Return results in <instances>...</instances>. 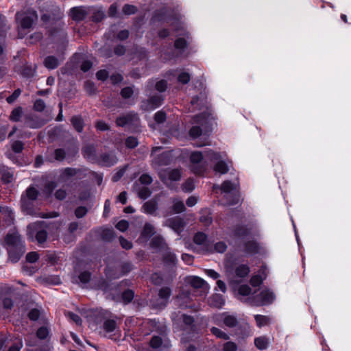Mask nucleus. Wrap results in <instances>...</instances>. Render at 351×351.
<instances>
[{
  "label": "nucleus",
  "mask_w": 351,
  "mask_h": 351,
  "mask_svg": "<svg viewBox=\"0 0 351 351\" xmlns=\"http://www.w3.org/2000/svg\"><path fill=\"white\" fill-rule=\"evenodd\" d=\"M91 277V274L89 271H83L78 276V279L82 284L88 283Z\"/></svg>",
  "instance_id": "obj_47"
},
{
  "label": "nucleus",
  "mask_w": 351,
  "mask_h": 351,
  "mask_svg": "<svg viewBox=\"0 0 351 351\" xmlns=\"http://www.w3.org/2000/svg\"><path fill=\"white\" fill-rule=\"evenodd\" d=\"M55 159L59 161H62L65 158V152L63 149H56L54 151Z\"/></svg>",
  "instance_id": "obj_62"
},
{
  "label": "nucleus",
  "mask_w": 351,
  "mask_h": 351,
  "mask_svg": "<svg viewBox=\"0 0 351 351\" xmlns=\"http://www.w3.org/2000/svg\"><path fill=\"white\" fill-rule=\"evenodd\" d=\"M39 258V255L36 252H31L26 256V260L29 263H35Z\"/></svg>",
  "instance_id": "obj_61"
},
{
  "label": "nucleus",
  "mask_w": 351,
  "mask_h": 351,
  "mask_svg": "<svg viewBox=\"0 0 351 351\" xmlns=\"http://www.w3.org/2000/svg\"><path fill=\"white\" fill-rule=\"evenodd\" d=\"M105 16L104 12L101 9L94 10L92 14V19L95 22H100Z\"/></svg>",
  "instance_id": "obj_39"
},
{
  "label": "nucleus",
  "mask_w": 351,
  "mask_h": 351,
  "mask_svg": "<svg viewBox=\"0 0 351 351\" xmlns=\"http://www.w3.org/2000/svg\"><path fill=\"white\" fill-rule=\"evenodd\" d=\"M0 214L7 217L9 223L13 220L12 212L7 207L2 208L0 206Z\"/></svg>",
  "instance_id": "obj_45"
},
{
  "label": "nucleus",
  "mask_w": 351,
  "mask_h": 351,
  "mask_svg": "<svg viewBox=\"0 0 351 351\" xmlns=\"http://www.w3.org/2000/svg\"><path fill=\"white\" fill-rule=\"evenodd\" d=\"M103 329L104 331L109 334V337L112 335H115L118 331V326L117 322L112 319H106L103 323Z\"/></svg>",
  "instance_id": "obj_21"
},
{
  "label": "nucleus",
  "mask_w": 351,
  "mask_h": 351,
  "mask_svg": "<svg viewBox=\"0 0 351 351\" xmlns=\"http://www.w3.org/2000/svg\"><path fill=\"white\" fill-rule=\"evenodd\" d=\"M21 113L22 110L21 108H15L12 111L10 118L12 121H18L21 117Z\"/></svg>",
  "instance_id": "obj_52"
},
{
  "label": "nucleus",
  "mask_w": 351,
  "mask_h": 351,
  "mask_svg": "<svg viewBox=\"0 0 351 351\" xmlns=\"http://www.w3.org/2000/svg\"><path fill=\"white\" fill-rule=\"evenodd\" d=\"M227 249V245L224 242H218L214 246L215 252L219 253L224 252Z\"/></svg>",
  "instance_id": "obj_64"
},
{
  "label": "nucleus",
  "mask_w": 351,
  "mask_h": 351,
  "mask_svg": "<svg viewBox=\"0 0 351 351\" xmlns=\"http://www.w3.org/2000/svg\"><path fill=\"white\" fill-rule=\"evenodd\" d=\"M189 134L192 138H197L202 135V130L199 127L194 126L190 130Z\"/></svg>",
  "instance_id": "obj_60"
},
{
  "label": "nucleus",
  "mask_w": 351,
  "mask_h": 351,
  "mask_svg": "<svg viewBox=\"0 0 351 351\" xmlns=\"http://www.w3.org/2000/svg\"><path fill=\"white\" fill-rule=\"evenodd\" d=\"M159 176L166 185L172 188V183L181 178L182 170L180 169H163L159 173Z\"/></svg>",
  "instance_id": "obj_7"
},
{
  "label": "nucleus",
  "mask_w": 351,
  "mask_h": 351,
  "mask_svg": "<svg viewBox=\"0 0 351 351\" xmlns=\"http://www.w3.org/2000/svg\"><path fill=\"white\" fill-rule=\"evenodd\" d=\"M49 334L48 329L46 327H40L36 332V336L40 339H45Z\"/></svg>",
  "instance_id": "obj_56"
},
{
  "label": "nucleus",
  "mask_w": 351,
  "mask_h": 351,
  "mask_svg": "<svg viewBox=\"0 0 351 351\" xmlns=\"http://www.w3.org/2000/svg\"><path fill=\"white\" fill-rule=\"evenodd\" d=\"M220 189H221L222 193H224L226 195H229V194L232 193V192L234 190L236 189V184H232L229 181H226L222 184Z\"/></svg>",
  "instance_id": "obj_33"
},
{
  "label": "nucleus",
  "mask_w": 351,
  "mask_h": 351,
  "mask_svg": "<svg viewBox=\"0 0 351 351\" xmlns=\"http://www.w3.org/2000/svg\"><path fill=\"white\" fill-rule=\"evenodd\" d=\"M184 208H185V207H184V204L183 202L178 200V199H176L173 202V209L175 213H182V211L184 210Z\"/></svg>",
  "instance_id": "obj_44"
},
{
  "label": "nucleus",
  "mask_w": 351,
  "mask_h": 351,
  "mask_svg": "<svg viewBox=\"0 0 351 351\" xmlns=\"http://www.w3.org/2000/svg\"><path fill=\"white\" fill-rule=\"evenodd\" d=\"M134 294L132 290H126L122 294V298L125 303L130 302L134 298Z\"/></svg>",
  "instance_id": "obj_51"
},
{
  "label": "nucleus",
  "mask_w": 351,
  "mask_h": 351,
  "mask_svg": "<svg viewBox=\"0 0 351 351\" xmlns=\"http://www.w3.org/2000/svg\"><path fill=\"white\" fill-rule=\"evenodd\" d=\"M226 272L228 278L230 279V283H237L239 280L235 279L236 277L243 278L247 276L250 272L249 267L247 265H241L237 267L235 269L234 274L233 273V268L229 261H225Z\"/></svg>",
  "instance_id": "obj_4"
},
{
  "label": "nucleus",
  "mask_w": 351,
  "mask_h": 351,
  "mask_svg": "<svg viewBox=\"0 0 351 351\" xmlns=\"http://www.w3.org/2000/svg\"><path fill=\"white\" fill-rule=\"evenodd\" d=\"M66 317H67L68 318H69L71 320H72L73 322H75L77 325H81L82 324V319L80 318V317L73 313V312H70V311H67V312H65L64 313Z\"/></svg>",
  "instance_id": "obj_40"
},
{
  "label": "nucleus",
  "mask_w": 351,
  "mask_h": 351,
  "mask_svg": "<svg viewBox=\"0 0 351 351\" xmlns=\"http://www.w3.org/2000/svg\"><path fill=\"white\" fill-rule=\"evenodd\" d=\"M138 195L141 199H145L150 196L152 191L147 186L136 189Z\"/></svg>",
  "instance_id": "obj_37"
},
{
  "label": "nucleus",
  "mask_w": 351,
  "mask_h": 351,
  "mask_svg": "<svg viewBox=\"0 0 351 351\" xmlns=\"http://www.w3.org/2000/svg\"><path fill=\"white\" fill-rule=\"evenodd\" d=\"M129 227V223L128 221L126 220H121L119 221L117 225H116V228L121 231V232H125V230H127V229Z\"/></svg>",
  "instance_id": "obj_59"
},
{
  "label": "nucleus",
  "mask_w": 351,
  "mask_h": 351,
  "mask_svg": "<svg viewBox=\"0 0 351 351\" xmlns=\"http://www.w3.org/2000/svg\"><path fill=\"white\" fill-rule=\"evenodd\" d=\"M16 16V19L20 21L21 27L23 29H30L38 19L37 13L33 10H28L25 13L17 12Z\"/></svg>",
  "instance_id": "obj_8"
},
{
  "label": "nucleus",
  "mask_w": 351,
  "mask_h": 351,
  "mask_svg": "<svg viewBox=\"0 0 351 351\" xmlns=\"http://www.w3.org/2000/svg\"><path fill=\"white\" fill-rule=\"evenodd\" d=\"M47 119H44L36 114H30L26 117L25 125L30 128H39L43 126L47 122Z\"/></svg>",
  "instance_id": "obj_18"
},
{
  "label": "nucleus",
  "mask_w": 351,
  "mask_h": 351,
  "mask_svg": "<svg viewBox=\"0 0 351 351\" xmlns=\"http://www.w3.org/2000/svg\"><path fill=\"white\" fill-rule=\"evenodd\" d=\"M275 299V295L269 289H263L258 294L252 299L249 298L247 300L250 304L252 306H262L271 303Z\"/></svg>",
  "instance_id": "obj_6"
},
{
  "label": "nucleus",
  "mask_w": 351,
  "mask_h": 351,
  "mask_svg": "<svg viewBox=\"0 0 351 351\" xmlns=\"http://www.w3.org/2000/svg\"><path fill=\"white\" fill-rule=\"evenodd\" d=\"M12 149L15 153H21L23 149V143L20 141H16L12 143Z\"/></svg>",
  "instance_id": "obj_57"
},
{
  "label": "nucleus",
  "mask_w": 351,
  "mask_h": 351,
  "mask_svg": "<svg viewBox=\"0 0 351 351\" xmlns=\"http://www.w3.org/2000/svg\"><path fill=\"white\" fill-rule=\"evenodd\" d=\"M237 346L232 341H227L223 346V351H237Z\"/></svg>",
  "instance_id": "obj_54"
},
{
  "label": "nucleus",
  "mask_w": 351,
  "mask_h": 351,
  "mask_svg": "<svg viewBox=\"0 0 351 351\" xmlns=\"http://www.w3.org/2000/svg\"><path fill=\"white\" fill-rule=\"evenodd\" d=\"M147 91H150L149 93V98L147 100L142 101L141 108L144 111L150 112L154 109V97L152 95L151 90Z\"/></svg>",
  "instance_id": "obj_30"
},
{
  "label": "nucleus",
  "mask_w": 351,
  "mask_h": 351,
  "mask_svg": "<svg viewBox=\"0 0 351 351\" xmlns=\"http://www.w3.org/2000/svg\"><path fill=\"white\" fill-rule=\"evenodd\" d=\"M44 65L48 69H54L60 64L59 60L53 56H49L44 60Z\"/></svg>",
  "instance_id": "obj_25"
},
{
  "label": "nucleus",
  "mask_w": 351,
  "mask_h": 351,
  "mask_svg": "<svg viewBox=\"0 0 351 351\" xmlns=\"http://www.w3.org/2000/svg\"><path fill=\"white\" fill-rule=\"evenodd\" d=\"M206 240V235L202 232H197L193 238V241L196 244L202 245Z\"/></svg>",
  "instance_id": "obj_49"
},
{
  "label": "nucleus",
  "mask_w": 351,
  "mask_h": 351,
  "mask_svg": "<svg viewBox=\"0 0 351 351\" xmlns=\"http://www.w3.org/2000/svg\"><path fill=\"white\" fill-rule=\"evenodd\" d=\"M195 188L194 181L192 179H188L182 185V189L185 192H191Z\"/></svg>",
  "instance_id": "obj_50"
},
{
  "label": "nucleus",
  "mask_w": 351,
  "mask_h": 351,
  "mask_svg": "<svg viewBox=\"0 0 351 351\" xmlns=\"http://www.w3.org/2000/svg\"><path fill=\"white\" fill-rule=\"evenodd\" d=\"M191 169V171L197 175L202 174L206 169L208 165L207 158L202 152L198 151L192 152L189 156Z\"/></svg>",
  "instance_id": "obj_2"
},
{
  "label": "nucleus",
  "mask_w": 351,
  "mask_h": 351,
  "mask_svg": "<svg viewBox=\"0 0 351 351\" xmlns=\"http://www.w3.org/2000/svg\"><path fill=\"white\" fill-rule=\"evenodd\" d=\"M47 226L44 221H37L29 224L27 226V237L31 241L34 239L36 240L38 244H43L47 239Z\"/></svg>",
  "instance_id": "obj_1"
},
{
  "label": "nucleus",
  "mask_w": 351,
  "mask_h": 351,
  "mask_svg": "<svg viewBox=\"0 0 351 351\" xmlns=\"http://www.w3.org/2000/svg\"><path fill=\"white\" fill-rule=\"evenodd\" d=\"M155 254L161 256L169 264H174L176 261L175 254L169 251L168 246L165 242L163 238L160 236H155Z\"/></svg>",
  "instance_id": "obj_3"
},
{
  "label": "nucleus",
  "mask_w": 351,
  "mask_h": 351,
  "mask_svg": "<svg viewBox=\"0 0 351 351\" xmlns=\"http://www.w3.org/2000/svg\"><path fill=\"white\" fill-rule=\"evenodd\" d=\"M254 343L259 350L266 349L269 344V341L265 337H259L255 339Z\"/></svg>",
  "instance_id": "obj_32"
},
{
  "label": "nucleus",
  "mask_w": 351,
  "mask_h": 351,
  "mask_svg": "<svg viewBox=\"0 0 351 351\" xmlns=\"http://www.w3.org/2000/svg\"><path fill=\"white\" fill-rule=\"evenodd\" d=\"M125 146L129 149L135 148L138 145V141L134 136H129L125 139Z\"/></svg>",
  "instance_id": "obj_41"
},
{
  "label": "nucleus",
  "mask_w": 351,
  "mask_h": 351,
  "mask_svg": "<svg viewBox=\"0 0 351 351\" xmlns=\"http://www.w3.org/2000/svg\"><path fill=\"white\" fill-rule=\"evenodd\" d=\"M237 297L242 302L250 304L247 299L249 298L253 299L255 295L254 293H252L251 288L248 285H243L239 287Z\"/></svg>",
  "instance_id": "obj_19"
},
{
  "label": "nucleus",
  "mask_w": 351,
  "mask_h": 351,
  "mask_svg": "<svg viewBox=\"0 0 351 351\" xmlns=\"http://www.w3.org/2000/svg\"><path fill=\"white\" fill-rule=\"evenodd\" d=\"M205 156L210 161H217L214 166V171L221 174H224L228 172V167L227 165L221 160L225 157V154L215 152L212 149L205 151Z\"/></svg>",
  "instance_id": "obj_5"
},
{
  "label": "nucleus",
  "mask_w": 351,
  "mask_h": 351,
  "mask_svg": "<svg viewBox=\"0 0 351 351\" xmlns=\"http://www.w3.org/2000/svg\"><path fill=\"white\" fill-rule=\"evenodd\" d=\"M36 201L30 200L26 197H22L21 198V207L22 211L26 215L34 216L37 215V211L35 207Z\"/></svg>",
  "instance_id": "obj_17"
},
{
  "label": "nucleus",
  "mask_w": 351,
  "mask_h": 351,
  "mask_svg": "<svg viewBox=\"0 0 351 351\" xmlns=\"http://www.w3.org/2000/svg\"><path fill=\"white\" fill-rule=\"evenodd\" d=\"M256 325L258 327H263L267 324H269L270 322V319L267 316L261 315H256L254 316Z\"/></svg>",
  "instance_id": "obj_35"
},
{
  "label": "nucleus",
  "mask_w": 351,
  "mask_h": 351,
  "mask_svg": "<svg viewBox=\"0 0 351 351\" xmlns=\"http://www.w3.org/2000/svg\"><path fill=\"white\" fill-rule=\"evenodd\" d=\"M39 191L33 186H29L22 194V197H26L32 201H36Z\"/></svg>",
  "instance_id": "obj_24"
},
{
  "label": "nucleus",
  "mask_w": 351,
  "mask_h": 351,
  "mask_svg": "<svg viewBox=\"0 0 351 351\" xmlns=\"http://www.w3.org/2000/svg\"><path fill=\"white\" fill-rule=\"evenodd\" d=\"M213 322L218 326L224 324L227 327L233 328L238 324L237 317L233 315H229L227 313H223L215 315L213 317Z\"/></svg>",
  "instance_id": "obj_9"
},
{
  "label": "nucleus",
  "mask_w": 351,
  "mask_h": 351,
  "mask_svg": "<svg viewBox=\"0 0 351 351\" xmlns=\"http://www.w3.org/2000/svg\"><path fill=\"white\" fill-rule=\"evenodd\" d=\"M224 303L225 301L223 298V296L219 294H215L208 300L209 305L217 308H221L224 304Z\"/></svg>",
  "instance_id": "obj_28"
},
{
  "label": "nucleus",
  "mask_w": 351,
  "mask_h": 351,
  "mask_svg": "<svg viewBox=\"0 0 351 351\" xmlns=\"http://www.w3.org/2000/svg\"><path fill=\"white\" fill-rule=\"evenodd\" d=\"M189 282L194 288H202L204 290L208 289L206 282L199 277L193 276L191 278Z\"/></svg>",
  "instance_id": "obj_26"
},
{
  "label": "nucleus",
  "mask_w": 351,
  "mask_h": 351,
  "mask_svg": "<svg viewBox=\"0 0 351 351\" xmlns=\"http://www.w3.org/2000/svg\"><path fill=\"white\" fill-rule=\"evenodd\" d=\"M133 93L134 90L130 86L125 87L121 90V95L124 99L131 97Z\"/></svg>",
  "instance_id": "obj_55"
},
{
  "label": "nucleus",
  "mask_w": 351,
  "mask_h": 351,
  "mask_svg": "<svg viewBox=\"0 0 351 351\" xmlns=\"http://www.w3.org/2000/svg\"><path fill=\"white\" fill-rule=\"evenodd\" d=\"M88 212V210L84 206H79L75 210V215L77 218H82L84 217Z\"/></svg>",
  "instance_id": "obj_58"
},
{
  "label": "nucleus",
  "mask_w": 351,
  "mask_h": 351,
  "mask_svg": "<svg viewBox=\"0 0 351 351\" xmlns=\"http://www.w3.org/2000/svg\"><path fill=\"white\" fill-rule=\"evenodd\" d=\"M167 331L166 326L162 324L159 327L160 337L155 335V351H168L169 343L163 341Z\"/></svg>",
  "instance_id": "obj_15"
},
{
  "label": "nucleus",
  "mask_w": 351,
  "mask_h": 351,
  "mask_svg": "<svg viewBox=\"0 0 351 351\" xmlns=\"http://www.w3.org/2000/svg\"><path fill=\"white\" fill-rule=\"evenodd\" d=\"M174 46L180 53H182L186 46V42L184 38H178L175 41Z\"/></svg>",
  "instance_id": "obj_42"
},
{
  "label": "nucleus",
  "mask_w": 351,
  "mask_h": 351,
  "mask_svg": "<svg viewBox=\"0 0 351 351\" xmlns=\"http://www.w3.org/2000/svg\"><path fill=\"white\" fill-rule=\"evenodd\" d=\"M191 79V76L189 73L182 72L178 77V80L182 84H187Z\"/></svg>",
  "instance_id": "obj_53"
},
{
  "label": "nucleus",
  "mask_w": 351,
  "mask_h": 351,
  "mask_svg": "<svg viewBox=\"0 0 351 351\" xmlns=\"http://www.w3.org/2000/svg\"><path fill=\"white\" fill-rule=\"evenodd\" d=\"M71 122L72 125L77 132H82L84 123V120L81 116H73L71 119Z\"/></svg>",
  "instance_id": "obj_29"
},
{
  "label": "nucleus",
  "mask_w": 351,
  "mask_h": 351,
  "mask_svg": "<svg viewBox=\"0 0 351 351\" xmlns=\"http://www.w3.org/2000/svg\"><path fill=\"white\" fill-rule=\"evenodd\" d=\"M77 173V170L73 168L67 167L64 169L60 176L59 180L62 182H66L69 180L71 177L75 176Z\"/></svg>",
  "instance_id": "obj_27"
},
{
  "label": "nucleus",
  "mask_w": 351,
  "mask_h": 351,
  "mask_svg": "<svg viewBox=\"0 0 351 351\" xmlns=\"http://www.w3.org/2000/svg\"><path fill=\"white\" fill-rule=\"evenodd\" d=\"M71 16L75 21L84 20L88 14L86 10L84 7H75L71 10Z\"/></svg>",
  "instance_id": "obj_22"
},
{
  "label": "nucleus",
  "mask_w": 351,
  "mask_h": 351,
  "mask_svg": "<svg viewBox=\"0 0 351 351\" xmlns=\"http://www.w3.org/2000/svg\"><path fill=\"white\" fill-rule=\"evenodd\" d=\"M56 183L55 182H49L47 183L44 188V193L47 195L49 196L53 193V190L56 187Z\"/></svg>",
  "instance_id": "obj_43"
},
{
  "label": "nucleus",
  "mask_w": 351,
  "mask_h": 351,
  "mask_svg": "<svg viewBox=\"0 0 351 351\" xmlns=\"http://www.w3.org/2000/svg\"><path fill=\"white\" fill-rule=\"evenodd\" d=\"M97 162L103 166L110 167L117 162V158L116 156L112 153L104 154L97 159Z\"/></svg>",
  "instance_id": "obj_20"
},
{
  "label": "nucleus",
  "mask_w": 351,
  "mask_h": 351,
  "mask_svg": "<svg viewBox=\"0 0 351 351\" xmlns=\"http://www.w3.org/2000/svg\"><path fill=\"white\" fill-rule=\"evenodd\" d=\"M16 247H14V250L13 252V253H11L10 250H8V254H9V259L12 262V263H16L19 261V259L21 258V257L24 254L25 252H22L21 254H20L19 252V247H18V246H15Z\"/></svg>",
  "instance_id": "obj_34"
},
{
  "label": "nucleus",
  "mask_w": 351,
  "mask_h": 351,
  "mask_svg": "<svg viewBox=\"0 0 351 351\" xmlns=\"http://www.w3.org/2000/svg\"><path fill=\"white\" fill-rule=\"evenodd\" d=\"M167 86V83L165 80H160L155 84V89L158 90L159 92H164Z\"/></svg>",
  "instance_id": "obj_63"
},
{
  "label": "nucleus",
  "mask_w": 351,
  "mask_h": 351,
  "mask_svg": "<svg viewBox=\"0 0 351 351\" xmlns=\"http://www.w3.org/2000/svg\"><path fill=\"white\" fill-rule=\"evenodd\" d=\"M143 211L145 213L147 214H152L154 213V202L150 200L147 202H145L143 207H142Z\"/></svg>",
  "instance_id": "obj_46"
},
{
  "label": "nucleus",
  "mask_w": 351,
  "mask_h": 351,
  "mask_svg": "<svg viewBox=\"0 0 351 351\" xmlns=\"http://www.w3.org/2000/svg\"><path fill=\"white\" fill-rule=\"evenodd\" d=\"M139 119L137 114L134 112H129L127 114L118 117L116 123L121 127L136 126L138 124Z\"/></svg>",
  "instance_id": "obj_13"
},
{
  "label": "nucleus",
  "mask_w": 351,
  "mask_h": 351,
  "mask_svg": "<svg viewBox=\"0 0 351 351\" xmlns=\"http://www.w3.org/2000/svg\"><path fill=\"white\" fill-rule=\"evenodd\" d=\"M82 154L87 160L92 162H97L96 150L93 145H88L82 150Z\"/></svg>",
  "instance_id": "obj_23"
},
{
  "label": "nucleus",
  "mask_w": 351,
  "mask_h": 351,
  "mask_svg": "<svg viewBox=\"0 0 351 351\" xmlns=\"http://www.w3.org/2000/svg\"><path fill=\"white\" fill-rule=\"evenodd\" d=\"M138 9L135 5L125 4L122 8V12L125 15H132L137 12Z\"/></svg>",
  "instance_id": "obj_38"
},
{
  "label": "nucleus",
  "mask_w": 351,
  "mask_h": 351,
  "mask_svg": "<svg viewBox=\"0 0 351 351\" xmlns=\"http://www.w3.org/2000/svg\"><path fill=\"white\" fill-rule=\"evenodd\" d=\"M45 107V103L41 99H36L34 104V110L38 112H43Z\"/></svg>",
  "instance_id": "obj_48"
},
{
  "label": "nucleus",
  "mask_w": 351,
  "mask_h": 351,
  "mask_svg": "<svg viewBox=\"0 0 351 351\" xmlns=\"http://www.w3.org/2000/svg\"><path fill=\"white\" fill-rule=\"evenodd\" d=\"M101 239L105 241H110L114 238V232L112 229H104L101 233Z\"/></svg>",
  "instance_id": "obj_36"
},
{
  "label": "nucleus",
  "mask_w": 351,
  "mask_h": 351,
  "mask_svg": "<svg viewBox=\"0 0 351 351\" xmlns=\"http://www.w3.org/2000/svg\"><path fill=\"white\" fill-rule=\"evenodd\" d=\"M210 332L217 338L221 339L223 340H228L230 339V336L226 332L218 328L212 327L210 328Z\"/></svg>",
  "instance_id": "obj_31"
},
{
  "label": "nucleus",
  "mask_w": 351,
  "mask_h": 351,
  "mask_svg": "<svg viewBox=\"0 0 351 351\" xmlns=\"http://www.w3.org/2000/svg\"><path fill=\"white\" fill-rule=\"evenodd\" d=\"M171 291L169 287H162L158 290L155 297V308L162 309L165 308L169 301Z\"/></svg>",
  "instance_id": "obj_11"
},
{
  "label": "nucleus",
  "mask_w": 351,
  "mask_h": 351,
  "mask_svg": "<svg viewBox=\"0 0 351 351\" xmlns=\"http://www.w3.org/2000/svg\"><path fill=\"white\" fill-rule=\"evenodd\" d=\"M64 25L60 21H57L54 26L48 27V34L49 38L56 42H64L66 34L63 29Z\"/></svg>",
  "instance_id": "obj_12"
},
{
  "label": "nucleus",
  "mask_w": 351,
  "mask_h": 351,
  "mask_svg": "<svg viewBox=\"0 0 351 351\" xmlns=\"http://www.w3.org/2000/svg\"><path fill=\"white\" fill-rule=\"evenodd\" d=\"M5 243L8 245V250L13 253L15 246L19 247V252H25V247L21 240V236L18 233L8 234L5 237Z\"/></svg>",
  "instance_id": "obj_10"
},
{
  "label": "nucleus",
  "mask_w": 351,
  "mask_h": 351,
  "mask_svg": "<svg viewBox=\"0 0 351 351\" xmlns=\"http://www.w3.org/2000/svg\"><path fill=\"white\" fill-rule=\"evenodd\" d=\"M154 234V227L151 223H147L145 224L143 229L141 232V236L138 239L140 242L146 243L149 241V245L154 246V239L152 237Z\"/></svg>",
  "instance_id": "obj_16"
},
{
  "label": "nucleus",
  "mask_w": 351,
  "mask_h": 351,
  "mask_svg": "<svg viewBox=\"0 0 351 351\" xmlns=\"http://www.w3.org/2000/svg\"><path fill=\"white\" fill-rule=\"evenodd\" d=\"M164 224L178 234L182 232L186 226L184 220L178 216L167 219Z\"/></svg>",
  "instance_id": "obj_14"
}]
</instances>
